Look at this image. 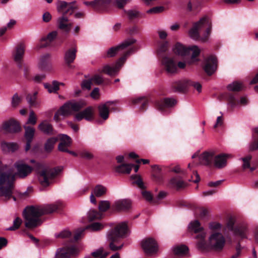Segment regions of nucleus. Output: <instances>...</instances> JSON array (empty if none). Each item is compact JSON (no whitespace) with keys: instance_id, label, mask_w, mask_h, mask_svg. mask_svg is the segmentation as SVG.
I'll return each mask as SVG.
<instances>
[{"instance_id":"27","label":"nucleus","mask_w":258,"mask_h":258,"mask_svg":"<svg viewBox=\"0 0 258 258\" xmlns=\"http://www.w3.org/2000/svg\"><path fill=\"white\" fill-rule=\"evenodd\" d=\"M3 129L7 133H15L20 131L21 127L17 121L12 119L4 123Z\"/></svg>"},{"instance_id":"55","label":"nucleus","mask_w":258,"mask_h":258,"mask_svg":"<svg viewBox=\"0 0 258 258\" xmlns=\"http://www.w3.org/2000/svg\"><path fill=\"white\" fill-rule=\"evenodd\" d=\"M124 12L127 15L130 21H132L136 18H138L139 15V12L135 10H124Z\"/></svg>"},{"instance_id":"34","label":"nucleus","mask_w":258,"mask_h":258,"mask_svg":"<svg viewBox=\"0 0 258 258\" xmlns=\"http://www.w3.org/2000/svg\"><path fill=\"white\" fill-rule=\"evenodd\" d=\"M38 128L44 134L47 135H52L54 134L52 125L46 120L42 121L38 125Z\"/></svg>"},{"instance_id":"56","label":"nucleus","mask_w":258,"mask_h":258,"mask_svg":"<svg viewBox=\"0 0 258 258\" xmlns=\"http://www.w3.org/2000/svg\"><path fill=\"white\" fill-rule=\"evenodd\" d=\"M131 0H114L113 2L114 6L119 9H122Z\"/></svg>"},{"instance_id":"64","label":"nucleus","mask_w":258,"mask_h":258,"mask_svg":"<svg viewBox=\"0 0 258 258\" xmlns=\"http://www.w3.org/2000/svg\"><path fill=\"white\" fill-rule=\"evenodd\" d=\"M143 197L146 199L149 202H152L153 203V198L152 195L149 191L146 190H143L142 192Z\"/></svg>"},{"instance_id":"25","label":"nucleus","mask_w":258,"mask_h":258,"mask_svg":"<svg viewBox=\"0 0 258 258\" xmlns=\"http://www.w3.org/2000/svg\"><path fill=\"white\" fill-rule=\"evenodd\" d=\"M199 151H197L192 156V159L199 157L198 162L196 163H189L188 165L189 168H190L191 167H193L196 164L204 165H209L210 164V152L205 151L200 155H199Z\"/></svg>"},{"instance_id":"5","label":"nucleus","mask_w":258,"mask_h":258,"mask_svg":"<svg viewBox=\"0 0 258 258\" xmlns=\"http://www.w3.org/2000/svg\"><path fill=\"white\" fill-rule=\"evenodd\" d=\"M189 232L196 234L195 238L198 240L197 248L202 252H207L210 250V242L206 240V233L198 220L191 221L188 226Z\"/></svg>"},{"instance_id":"38","label":"nucleus","mask_w":258,"mask_h":258,"mask_svg":"<svg viewBox=\"0 0 258 258\" xmlns=\"http://www.w3.org/2000/svg\"><path fill=\"white\" fill-rule=\"evenodd\" d=\"M59 85H64L63 83H59L56 81H53L52 82V85L49 83H44V88L47 89L49 93H55L59 89Z\"/></svg>"},{"instance_id":"45","label":"nucleus","mask_w":258,"mask_h":258,"mask_svg":"<svg viewBox=\"0 0 258 258\" xmlns=\"http://www.w3.org/2000/svg\"><path fill=\"white\" fill-rule=\"evenodd\" d=\"M252 137L255 141L251 144L250 147L251 150L258 149V127H255L252 131Z\"/></svg>"},{"instance_id":"12","label":"nucleus","mask_w":258,"mask_h":258,"mask_svg":"<svg viewBox=\"0 0 258 258\" xmlns=\"http://www.w3.org/2000/svg\"><path fill=\"white\" fill-rule=\"evenodd\" d=\"M25 52L24 46L23 44H18L16 47L15 53L14 54V60L17 63L18 67L24 70V76L27 79H29V69L28 66L23 64L22 59L23 58Z\"/></svg>"},{"instance_id":"30","label":"nucleus","mask_w":258,"mask_h":258,"mask_svg":"<svg viewBox=\"0 0 258 258\" xmlns=\"http://www.w3.org/2000/svg\"><path fill=\"white\" fill-rule=\"evenodd\" d=\"M24 128L25 131L24 136L26 140L25 151H28L31 148V144L33 140L35 131L33 127L29 126H24Z\"/></svg>"},{"instance_id":"6","label":"nucleus","mask_w":258,"mask_h":258,"mask_svg":"<svg viewBox=\"0 0 258 258\" xmlns=\"http://www.w3.org/2000/svg\"><path fill=\"white\" fill-rule=\"evenodd\" d=\"M86 105V103L83 101H69L62 105L55 113L53 119L56 122L61 120L60 116L63 117L72 114V112H78Z\"/></svg>"},{"instance_id":"37","label":"nucleus","mask_w":258,"mask_h":258,"mask_svg":"<svg viewBox=\"0 0 258 258\" xmlns=\"http://www.w3.org/2000/svg\"><path fill=\"white\" fill-rule=\"evenodd\" d=\"M174 53L181 56H185L189 53V49L179 42H177L173 47Z\"/></svg>"},{"instance_id":"14","label":"nucleus","mask_w":258,"mask_h":258,"mask_svg":"<svg viewBox=\"0 0 258 258\" xmlns=\"http://www.w3.org/2000/svg\"><path fill=\"white\" fill-rule=\"evenodd\" d=\"M136 42V40L133 38L126 40L120 44L115 47H112L108 49L102 54V56L104 58L113 57L119 51L125 49L131 45L134 44Z\"/></svg>"},{"instance_id":"39","label":"nucleus","mask_w":258,"mask_h":258,"mask_svg":"<svg viewBox=\"0 0 258 258\" xmlns=\"http://www.w3.org/2000/svg\"><path fill=\"white\" fill-rule=\"evenodd\" d=\"M133 102L134 104H141L140 110L144 111L147 108L149 100L147 98L142 97L134 99Z\"/></svg>"},{"instance_id":"48","label":"nucleus","mask_w":258,"mask_h":258,"mask_svg":"<svg viewBox=\"0 0 258 258\" xmlns=\"http://www.w3.org/2000/svg\"><path fill=\"white\" fill-rule=\"evenodd\" d=\"M90 222L101 218V214L96 210H90L88 214Z\"/></svg>"},{"instance_id":"19","label":"nucleus","mask_w":258,"mask_h":258,"mask_svg":"<svg viewBox=\"0 0 258 258\" xmlns=\"http://www.w3.org/2000/svg\"><path fill=\"white\" fill-rule=\"evenodd\" d=\"M176 100L171 98H164L155 102L156 108L161 111H164L166 109L173 107L176 104Z\"/></svg>"},{"instance_id":"28","label":"nucleus","mask_w":258,"mask_h":258,"mask_svg":"<svg viewBox=\"0 0 258 258\" xmlns=\"http://www.w3.org/2000/svg\"><path fill=\"white\" fill-rule=\"evenodd\" d=\"M233 156L229 154H223L215 157L214 161V166L218 169L225 167L227 165V160L232 158Z\"/></svg>"},{"instance_id":"33","label":"nucleus","mask_w":258,"mask_h":258,"mask_svg":"<svg viewBox=\"0 0 258 258\" xmlns=\"http://www.w3.org/2000/svg\"><path fill=\"white\" fill-rule=\"evenodd\" d=\"M133 167H134L135 172H137L139 169V165H135L132 164H122L116 167L115 171L118 173L129 174Z\"/></svg>"},{"instance_id":"52","label":"nucleus","mask_w":258,"mask_h":258,"mask_svg":"<svg viewBox=\"0 0 258 258\" xmlns=\"http://www.w3.org/2000/svg\"><path fill=\"white\" fill-rule=\"evenodd\" d=\"M99 210L101 212H105L110 208V204L108 201H101L99 203Z\"/></svg>"},{"instance_id":"26","label":"nucleus","mask_w":258,"mask_h":258,"mask_svg":"<svg viewBox=\"0 0 258 258\" xmlns=\"http://www.w3.org/2000/svg\"><path fill=\"white\" fill-rule=\"evenodd\" d=\"M111 0H94L91 2L85 1L84 4L87 6L91 7L95 11H102L105 10Z\"/></svg>"},{"instance_id":"8","label":"nucleus","mask_w":258,"mask_h":258,"mask_svg":"<svg viewBox=\"0 0 258 258\" xmlns=\"http://www.w3.org/2000/svg\"><path fill=\"white\" fill-rule=\"evenodd\" d=\"M221 224L218 222H211V231L219 230ZM226 242L225 238L220 232H212L211 231V249L216 251L223 250Z\"/></svg>"},{"instance_id":"24","label":"nucleus","mask_w":258,"mask_h":258,"mask_svg":"<svg viewBox=\"0 0 258 258\" xmlns=\"http://www.w3.org/2000/svg\"><path fill=\"white\" fill-rule=\"evenodd\" d=\"M78 252V249L75 246L62 248L56 252L55 258H71L72 256L76 255Z\"/></svg>"},{"instance_id":"20","label":"nucleus","mask_w":258,"mask_h":258,"mask_svg":"<svg viewBox=\"0 0 258 258\" xmlns=\"http://www.w3.org/2000/svg\"><path fill=\"white\" fill-rule=\"evenodd\" d=\"M60 140V142L58 146L59 151L67 152L75 157L77 156L78 154L76 152L68 149V147H70L72 144V139L69 136L66 135H61Z\"/></svg>"},{"instance_id":"18","label":"nucleus","mask_w":258,"mask_h":258,"mask_svg":"<svg viewBox=\"0 0 258 258\" xmlns=\"http://www.w3.org/2000/svg\"><path fill=\"white\" fill-rule=\"evenodd\" d=\"M161 59L162 64L167 73L174 74L176 72L177 67L173 58L167 56H164Z\"/></svg>"},{"instance_id":"47","label":"nucleus","mask_w":258,"mask_h":258,"mask_svg":"<svg viewBox=\"0 0 258 258\" xmlns=\"http://www.w3.org/2000/svg\"><path fill=\"white\" fill-rule=\"evenodd\" d=\"M195 213L198 217L203 219L207 216L208 211L203 207H198L195 209Z\"/></svg>"},{"instance_id":"4","label":"nucleus","mask_w":258,"mask_h":258,"mask_svg":"<svg viewBox=\"0 0 258 258\" xmlns=\"http://www.w3.org/2000/svg\"><path fill=\"white\" fill-rule=\"evenodd\" d=\"M127 230L126 223H122L108 232L107 237L111 250L117 251L123 247V243H120V240L126 236Z\"/></svg>"},{"instance_id":"61","label":"nucleus","mask_w":258,"mask_h":258,"mask_svg":"<svg viewBox=\"0 0 258 258\" xmlns=\"http://www.w3.org/2000/svg\"><path fill=\"white\" fill-rule=\"evenodd\" d=\"M166 196V193L165 192L162 191H160L157 197L154 198L153 200V203L155 204H158L159 203V201L165 198Z\"/></svg>"},{"instance_id":"23","label":"nucleus","mask_w":258,"mask_h":258,"mask_svg":"<svg viewBox=\"0 0 258 258\" xmlns=\"http://www.w3.org/2000/svg\"><path fill=\"white\" fill-rule=\"evenodd\" d=\"M94 111L91 106L87 107L75 115V118L78 121H80L83 119L88 121H92L94 119Z\"/></svg>"},{"instance_id":"49","label":"nucleus","mask_w":258,"mask_h":258,"mask_svg":"<svg viewBox=\"0 0 258 258\" xmlns=\"http://www.w3.org/2000/svg\"><path fill=\"white\" fill-rule=\"evenodd\" d=\"M188 251V248L184 245L176 246L173 249V251L175 254H185Z\"/></svg>"},{"instance_id":"35","label":"nucleus","mask_w":258,"mask_h":258,"mask_svg":"<svg viewBox=\"0 0 258 258\" xmlns=\"http://www.w3.org/2000/svg\"><path fill=\"white\" fill-rule=\"evenodd\" d=\"M50 58L49 53H46L40 57L39 67L41 70L44 71H48L50 70Z\"/></svg>"},{"instance_id":"50","label":"nucleus","mask_w":258,"mask_h":258,"mask_svg":"<svg viewBox=\"0 0 258 258\" xmlns=\"http://www.w3.org/2000/svg\"><path fill=\"white\" fill-rule=\"evenodd\" d=\"M106 192V188L100 184L96 185L94 188V194L97 197H100L105 195Z\"/></svg>"},{"instance_id":"57","label":"nucleus","mask_w":258,"mask_h":258,"mask_svg":"<svg viewBox=\"0 0 258 258\" xmlns=\"http://www.w3.org/2000/svg\"><path fill=\"white\" fill-rule=\"evenodd\" d=\"M22 221L21 218L19 217L16 218L14 221L13 226L9 227L8 230L10 231H13L18 229L22 224Z\"/></svg>"},{"instance_id":"32","label":"nucleus","mask_w":258,"mask_h":258,"mask_svg":"<svg viewBox=\"0 0 258 258\" xmlns=\"http://www.w3.org/2000/svg\"><path fill=\"white\" fill-rule=\"evenodd\" d=\"M169 185L172 188L179 190L185 188L187 186V183L183 181L181 176L177 175L171 178Z\"/></svg>"},{"instance_id":"22","label":"nucleus","mask_w":258,"mask_h":258,"mask_svg":"<svg viewBox=\"0 0 258 258\" xmlns=\"http://www.w3.org/2000/svg\"><path fill=\"white\" fill-rule=\"evenodd\" d=\"M15 167L17 169L16 175L20 178H25L30 174L32 167L22 162L19 161L15 163Z\"/></svg>"},{"instance_id":"7","label":"nucleus","mask_w":258,"mask_h":258,"mask_svg":"<svg viewBox=\"0 0 258 258\" xmlns=\"http://www.w3.org/2000/svg\"><path fill=\"white\" fill-rule=\"evenodd\" d=\"M36 167L38 170V180L41 184L44 186H48L49 180L54 179L62 169L60 167L43 168V165L39 163H36Z\"/></svg>"},{"instance_id":"11","label":"nucleus","mask_w":258,"mask_h":258,"mask_svg":"<svg viewBox=\"0 0 258 258\" xmlns=\"http://www.w3.org/2000/svg\"><path fill=\"white\" fill-rule=\"evenodd\" d=\"M189 86L193 87L199 93L202 91L201 84L191 80H180L173 83L172 85V87L174 91L178 92H184Z\"/></svg>"},{"instance_id":"51","label":"nucleus","mask_w":258,"mask_h":258,"mask_svg":"<svg viewBox=\"0 0 258 258\" xmlns=\"http://www.w3.org/2000/svg\"><path fill=\"white\" fill-rule=\"evenodd\" d=\"M169 43L168 41H163L159 44V48L158 49V53L160 58L163 56L162 53L166 52L167 51Z\"/></svg>"},{"instance_id":"40","label":"nucleus","mask_w":258,"mask_h":258,"mask_svg":"<svg viewBox=\"0 0 258 258\" xmlns=\"http://www.w3.org/2000/svg\"><path fill=\"white\" fill-rule=\"evenodd\" d=\"M58 139L56 137H51L47 140L44 144V150L46 152L49 153L53 149Z\"/></svg>"},{"instance_id":"41","label":"nucleus","mask_w":258,"mask_h":258,"mask_svg":"<svg viewBox=\"0 0 258 258\" xmlns=\"http://www.w3.org/2000/svg\"><path fill=\"white\" fill-rule=\"evenodd\" d=\"M131 179L133 181L132 184L134 185H137L140 188L144 189L146 188L140 175L138 174L132 175L131 176Z\"/></svg>"},{"instance_id":"62","label":"nucleus","mask_w":258,"mask_h":258,"mask_svg":"<svg viewBox=\"0 0 258 258\" xmlns=\"http://www.w3.org/2000/svg\"><path fill=\"white\" fill-rule=\"evenodd\" d=\"M90 79L92 84L94 83L96 85H100L103 82L102 78L98 75H94Z\"/></svg>"},{"instance_id":"59","label":"nucleus","mask_w":258,"mask_h":258,"mask_svg":"<svg viewBox=\"0 0 258 258\" xmlns=\"http://www.w3.org/2000/svg\"><path fill=\"white\" fill-rule=\"evenodd\" d=\"M205 73L208 76H210V56L206 57L203 64Z\"/></svg>"},{"instance_id":"31","label":"nucleus","mask_w":258,"mask_h":258,"mask_svg":"<svg viewBox=\"0 0 258 258\" xmlns=\"http://www.w3.org/2000/svg\"><path fill=\"white\" fill-rule=\"evenodd\" d=\"M153 169V177L155 180L158 182H162L163 179V174L167 171L166 167H160L154 165L151 166Z\"/></svg>"},{"instance_id":"13","label":"nucleus","mask_w":258,"mask_h":258,"mask_svg":"<svg viewBox=\"0 0 258 258\" xmlns=\"http://www.w3.org/2000/svg\"><path fill=\"white\" fill-rule=\"evenodd\" d=\"M236 222L234 217H230L227 222L228 229L233 232L235 235L239 236L242 238H245L247 231L246 226L244 225L234 226Z\"/></svg>"},{"instance_id":"10","label":"nucleus","mask_w":258,"mask_h":258,"mask_svg":"<svg viewBox=\"0 0 258 258\" xmlns=\"http://www.w3.org/2000/svg\"><path fill=\"white\" fill-rule=\"evenodd\" d=\"M135 50V47H132L125 52L123 55L121 56L116 63L114 67H111L109 65L105 66L102 70V72L109 76H115L118 73L119 69L125 61L127 57Z\"/></svg>"},{"instance_id":"29","label":"nucleus","mask_w":258,"mask_h":258,"mask_svg":"<svg viewBox=\"0 0 258 258\" xmlns=\"http://www.w3.org/2000/svg\"><path fill=\"white\" fill-rule=\"evenodd\" d=\"M131 207V201L124 199L116 201L112 206L111 210L112 212L127 211L130 209Z\"/></svg>"},{"instance_id":"63","label":"nucleus","mask_w":258,"mask_h":258,"mask_svg":"<svg viewBox=\"0 0 258 258\" xmlns=\"http://www.w3.org/2000/svg\"><path fill=\"white\" fill-rule=\"evenodd\" d=\"M21 98L17 94H15L12 100V105L13 107H17L21 102Z\"/></svg>"},{"instance_id":"21","label":"nucleus","mask_w":258,"mask_h":258,"mask_svg":"<svg viewBox=\"0 0 258 258\" xmlns=\"http://www.w3.org/2000/svg\"><path fill=\"white\" fill-rule=\"evenodd\" d=\"M77 52V47L76 44H73L72 46L69 48L64 53V60L66 65L69 68H73L72 63L74 62L76 58Z\"/></svg>"},{"instance_id":"2","label":"nucleus","mask_w":258,"mask_h":258,"mask_svg":"<svg viewBox=\"0 0 258 258\" xmlns=\"http://www.w3.org/2000/svg\"><path fill=\"white\" fill-rule=\"evenodd\" d=\"M57 9L58 12L62 14V16L58 18L57 21L58 28L66 34H68L71 29L72 24L69 23L67 15H72L74 11L78 9L76 2L67 3L65 1H59Z\"/></svg>"},{"instance_id":"46","label":"nucleus","mask_w":258,"mask_h":258,"mask_svg":"<svg viewBox=\"0 0 258 258\" xmlns=\"http://www.w3.org/2000/svg\"><path fill=\"white\" fill-rule=\"evenodd\" d=\"M1 147L3 150L4 151L8 150L9 151H15L17 150L18 148L17 144L16 143L7 142L2 143Z\"/></svg>"},{"instance_id":"36","label":"nucleus","mask_w":258,"mask_h":258,"mask_svg":"<svg viewBox=\"0 0 258 258\" xmlns=\"http://www.w3.org/2000/svg\"><path fill=\"white\" fill-rule=\"evenodd\" d=\"M57 32L52 31L49 33L46 37H44L41 39V42L39 45L40 48H43L48 46H51V43L56 37Z\"/></svg>"},{"instance_id":"60","label":"nucleus","mask_w":258,"mask_h":258,"mask_svg":"<svg viewBox=\"0 0 258 258\" xmlns=\"http://www.w3.org/2000/svg\"><path fill=\"white\" fill-rule=\"evenodd\" d=\"M164 8L162 6L153 7L147 11L148 14H158L163 12Z\"/></svg>"},{"instance_id":"16","label":"nucleus","mask_w":258,"mask_h":258,"mask_svg":"<svg viewBox=\"0 0 258 258\" xmlns=\"http://www.w3.org/2000/svg\"><path fill=\"white\" fill-rule=\"evenodd\" d=\"M103 228V225L98 222H95L88 225L85 227H81L76 230L73 238V242H77L84 235L86 230H90L92 231H99Z\"/></svg>"},{"instance_id":"15","label":"nucleus","mask_w":258,"mask_h":258,"mask_svg":"<svg viewBox=\"0 0 258 258\" xmlns=\"http://www.w3.org/2000/svg\"><path fill=\"white\" fill-rule=\"evenodd\" d=\"M141 246L144 251L148 255L156 253L158 251V245L153 238L148 237L142 241Z\"/></svg>"},{"instance_id":"44","label":"nucleus","mask_w":258,"mask_h":258,"mask_svg":"<svg viewBox=\"0 0 258 258\" xmlns=\"http://www.w3.org/2000/svg\"><path fill=\"white\" fill-rule=\"evenodd\" d=\"M189 49V53L190 52H192L191 55V59L193 61H197L198 60L197 58L198 56L199 55L200 53V50L197 46L194 45L191 46V47L188 48Z\"/></svg>"},{"instance_id":"1","label":"nucleus","mask_w":258,"mask_h":258,"mask_svg":"<svg viewBox=\"0 0 258 258\" xmlns=\"http://www.w3.org/2000/svg\"><path fill=\"white\" fill-rule=\"evenodd\" d=\"M60 204H51L44 206L28 207L23 212L25 225L29 229H33L40 225V217L44 215L52 213L61 209Z\"/></svg>"},{"instance_id":"42","label":"nucleus","mask_w":258,"mask_h":258,"mask_svg":"<svg viewBox=\"0 0 258 258\" xmlns=\"http://www.w3.org/2000/svg\"><path fill=\"white\" fill-rule=\"evenodd\" d=\"M38 92L35 91L33 94H28L27 95L26 99L30 106L36 107L38 105V103L36 100Z\"/></svg>"},{"instance_id":"3","label":"nucleus","mask_w":258,"mask_h":258,"mask_svg":"<svg viewBox=\"0 0 258 258\" xmlns=\"http://www.w3.org/2000/svg\"><path fill=\"white\" fill-rule=\"evenodd\" d=\"M15 175L11 170L5 171L0 168V196L5 198L6 201L13 198L16 201V198L13 196Z\"/></svg>"},{"instance_id":"58","label":"nucleus","mask_w":258,"mask_h":258,"mask_svg":"<svg viewBox=\"0 0 258 258\" xmlns=\"http://www.w3.org/2000/svg\"><path fill=\"white\" fill-rule=\"evenodd\" d=\"M37 122V117L34 111H30L27 123L35 125Z\"/></svg>"},{"instance_id":"53","label":"nucleus","mask_w":258,"mask_h":258,"mask_svg":"<svg viewBox=\"0 0 258 258\" xmlns=\"http://www.w3.org/2000/svg\"><path fill=\"white\" fill-rule=\"evenodd\" d=\"M218 68V60L214 56L211 55V75L215 73Z\"/></svg>"},{"instance_id":"17","label":"nucleus","mask_w":258,"mask_h":258,"mask_svg":"<svg viewBox=\"0 0 258 258\" xmlns=\"http://www.w3.org/2000/svg\"><path fill=\"white\" fill-rule=\"evenodd\" d=\"M117 103L116 101H109L104 104H100L98 107L99 115L103 120H106L108 118L109 111H115L116 107H113Z\"/></svg>"},{"instance_id":"9","label":"nucleus","mask_w":258,"mask_h":258,"mask_svg":"<svg viewBox=\"0 0 258 258\" xmlns=\"http://www.w3.org/2000/svg\"><path fill=\"white\" fill-rule=\"evenodd\" d=\"M209 22V18L205 16L201 18L198 22L194 23L192 27L189 30L188 34L189 36L196 40H201L205 42L208 40L210 34V26L206 28V35L204 37H200L199 30L204 28Z\"/></svg>"},{"instance_id":"54","label":"nucleus","mask_w":258,"mask_h":258,"mask_svg":"<svg viewBox=\"0 0 258 258\" xmlns=\"http://www.w3.org/2000/svg\"><path fill=\"white\" fill-rule=\"evenodd\" d=\"M251 158V156L248 155L246 157L239 159V160L242 161L243 162L242 167L243 170L250 168V161Z\"/></svg>"},{"instance_id":"43","label":"nucleus","mask_w":258,"mask_h":258,"mask_svg":"<svg viewBox=\"0 0 258 258\" xmlns=\"http://www.w3.org/2000/svg\"><path fill=\"white\" fill-rule=\"evenodd\" d=\"M243 88L242 83L234 81L227 86V89L230 91L237 92L240 91Z\"/></svg>"}]
</instances>
